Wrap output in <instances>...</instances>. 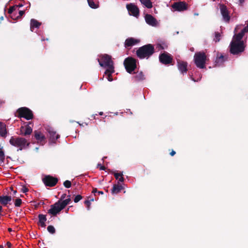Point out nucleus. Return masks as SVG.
I'll return each instance as SVG.
<instances>
[{
	"mask_svg": "<svg viewBox=\"0 0 248 248\" xmlns=\"http://www.w3.org/2000/svg\"><path fill=\"white\" fill-rule=\"evenodd\" d=\"M137 60L131 57L126 58L124 62V64L126 71L131 74L137 68Z\"/></svg>",
	"mask_w": 248,
	"mask_h": 248,
	"instance_id": "7",
	"label": "nucleus"
},
{
	"mask_svg": "<svg viewBox=\"0 0 248 248\" xmlns=\"http://www.w3.org/2000/svg\"><path fill=\"white\" fill-rule=\"evenodd\" d=\"M140 1L147 8H151L153 7L152 2L150 0H140Z\"/></svg>",
	"mask_w": 248,
	"mask_h": 248,
	"instance_id": "30",
	"label": "nucleus"
},
{
	"mask_svg": "<svg viewBox=\"0 0 248 248\" xmlns=\"http://www.w3.org/2000/svg\"><path fill=\"white\" fill-rule=\"evenodd\" d=\"M11 200L12 198L10 196H0V203L3 205H6Z\"/></svg>",
	"mask_w": 248,
	"mask_h": 248,
	"instance_id": "22",
	"label": "nucleus"
},
{
	"mask_svg": "<svg viewBox=\"0 0 248 248\" xmlns=\"http://www.w3.org/2000/svg\"><path fill=\"white\" fill-rule=\"evenodd\" d=\"M177 67L180 72L184 75L187 71V62L181 60H177Z\"/></svg>",
	"mask_w": 248,
	"mask_h": 248,
	"instance_id": "17",
	"label": "nucleus"
},
{
	"mask_svg": "<svg viewBox=\"0 0 248 248\" xmlns=\"http://www.w3.org/2000/svg\"><path fill=\"white\" fill-rule=\"evenodd\" d=\"M98 193L100 194H103V192L102 191H98Z\"/></svg>",
	"mask_w": 248,
	"mask_h": 248,
	"instance_id": "51",
	"label": "nucleus"
},
{
	"mask_svg": "<svg viewBox=\"0 0 248 248\" xmlns=\"http://www.w3.org/2000/svg\"><path fill=\"white\" fill-rule=\"evenodd\" d=\"M192 80L195 81V80L194 79V78H192Z\"/></svg>",
	"mask_w": 248,
	"mask_h": 248,
	"instance_id": "61",
	"label": "nucleus"
},
{
	"mask_svg": "<svg viewBox=\"0 0 248 248\" xmlns=\"http://www.w3.org/2000/svg\"><path fill=\"white\" fill-rule=\"evenodd\" d=\"M190 50L191 51H194V48L193 47H191V48H190Z\"/></svg>",
	"mask_w": 248,
	"mask_h": 248,
	"instance_id": "54",
	"label": "nucleus"
},
{
	"mask_svg": "<svg viewBox=\"0 0 248 248\" xmlns=\"http://www.w3.org/2000/svg\"><path fill=\"white\" fill-rule=\"evenodd\" d=\"M170 154L171 156H172L176 154V152L174 150H172L170 152Z\"/></svg>",
	"mask_w": 248,
	"mask_h": 248,
	"instance_id": "45",
	"label": "nucleus"
},
{
	"mask_svg": "<svg viewBox=\"0 0 248 248\" xmlns=\"http://www.w3.org/2000/svg\"><path fill=\"white\" fill-rule=\"evenodd\" d=\"M47 230L49 232L52 234L55 233L56 230L53 226L49 225L47 227Z\"/></svg>",
	"mask_w": 248,
	"mask_h": 248,
	"instance_id": "35",
	"label": "nucleus"
},
{
	"mask_svg": "<svg viewBox=\"0 0 248 248\" xmlns=\"http://www.w3.org/2000/svg\"><path fill=\"white\" fill-rule=\"evenodd\" d=\"M103 114V112H99V115H102Z\"/></svg>",
	"mask_w": 248,
	"mask_h": 248,
	"instance_id": "56",
	"label": "nucleus"
},
{
	"mask_svg": "<svg viewBox=\"0 0 248 248\" xmlns=\"http://www.w3.org/2000/svg\"><path fill=\"white\" fill-rule=\"evenodd\" d=\"M4 103V102L0 99V107Z\"/></svg>",
	"mask_w": 248,
	"mask_h": 248,
	"instance_id": "50",
	"label": "nucleus"
},
{
	"mask_svg": "<svg viewBox=\"0 0 248 248\" xmlns=\"http://www.w3.org/2000/svg\"><path fill=\"white\" fill-rule=\"evenodd\" d=\"M32 132V129L29 125H27L25 127L21 126L20 128L21 134L24 136L30 135Z\"/></svg>",
	"mask_w": 248,
	"mask_h": 248,
	"instance_id": "19",
	"label": "nucleus"
},
{
	"mask_svg": "<svg viewBox=\"0 0 248 248\" xmlns=\"http://www.w3.org/2000/svg\"><path fill=\"white\" fill-rule=\"evenodd\" d=\"M100 57V59H98L99 65L101 67H108V69H110L111 71H113L114 67L113 62L111 60V57L108 54H104Z\"/></svg>",
	"mask_w": 248,
	"mask_h": 248,
	"instance_id": "5",
	"label": "nucleus"
},
{
	"mask_svg": "<svg viewBox=\"0 0 248 248\" xmlns=\"http://www.w3.org/2000/svg\"><path fill=\"white\" fill-rule=\"evenodd\" d=\"M42 181L46 186L53 187L57 184L58 179L51 175H46L43 178Z\"/></svg>",
	"mask_w": 248,
	"mask_h": 248,
	"instance_id": "11",
	"label": "nucleus"
},
{
	"mask_svg": "<svg viewBox=\"0 0 248 248\" xmlns=\"http://www.w3.org/2000/svg\"><path fill=\"white\" fill-rule=\"evenodd\" d=\"M159 60L161 63L168 65L171 63L173 58L170 54L167 52H164L159 55Z\"/></svg>",
	"mask_w": 248,
	"mask_h": 248,
	"instance_id": "10",
	"label": "nucleus"
},
{
	"mask_svg": "<svg viewBox=\"0 0 248 248\" xmlns=\"http://www.w3.org/2000/svg\"><path fill=\"white\" fill-rule=\"evenodd\" d=\"M241 27V25H237L235 28L234 30V35H233L232 41H234L238 42H244L242 40V39L245 35V33L247 32L246 31V29H243L239 33H236L237 31L240 29Z\"/></svg>",
	"mask_w": 248,
	"mask_h": 248,
	"instance_id": "8",
	"label": "nucleus"
},
{
	"mask_svg": "<svg viewBox=\"0 0 248 248\" xmlns=\"http://www.w3.org/2000/svg\"><path fill=\"white\" fill-rule=\"evenodd\" d=\"M41 25V23L38 22L37 20L35 19H31V31H33L34 28H38Z\"/></svg>",
	"mask_w": 248,
	"mask_h": 248,
	"instance_id": "23",
	"label": "nucleus"
},
{
	"mask_svg": "<svg viewBox=\"0 0 248 248\" xmlns=\"http://www.w3.org/2000/svg\"><path fill=\"white\" fill-rule=\"evenodd\" d=\"M243 29H246V31L247 32H248V23H247V26H246L245 28H244Z\"/></svg>",
	"mask_w": 248,
	"mask_h": 248,
	"instance_id": "49",
	"label": "nucleus"
},
{
	"mask_svg": "<svg viewBox=\"0 0 248 248\" xmlns=\"http://www.w3.org/2000/svg\"><path fill=\"white\" fill-rule=\"evenodd\" d=\"M6 245L7 246L8 248H11L12 247V244L10 242H7L6 243Z\"/></svg>",
	"mask_w": 248,
	"mask_h": 248,
	"instance_id": "47",
	"label": "nucleus"
},
{
	"mask_svg": "<svg viewBox=\"0 0 248 248\" xmlns=\"http://www.w3.org/2000/svg\"><path fill=\"white\" fill-rule=\"evenodd\" d=\"M25 14V11H20L19 12V16H17V18H18L19 17H21L24 14Z\"/></svg>",
	"mask_w": 248,
	"mask_h": 248,
	"instance_id": "43",
	"label": "nucleus"
},
{
	"mask_svg": "<svg viewBox=\"0 0 248 248\" xmlns=\"http://www.w3.org/2000/svg\"><path fill=\"white\" fill-rule=\"evenodd\" d=\"M66 196V194H63L61 196V199H60V200H61V201H62V200L63 199H64L65 198Z\"/></svg>",
	"mask_w": 248,
	"mask_h": 248,
	"instance_id": "46",
	"label": "nucleus"
},
{
	"mask_svg": "<svg viewBox=\"0 0 248 248\" xmlns=\"http://www.w3.org/2000/svg\"><path fill=\"white\" fill-rule=\"evenodd\" d=\"M224 57L223 55H220L219 56L217 55L216 60L215 62V66H220L224 62Z\"/></svg>",
	"mask_w": 248,
	"mask_h": 248,
	"instance_id": "25",
	"label": "nucleus"
},
{
	"mask_svg": "<svg viewBox=\"0 0 248 248\" xmlns=\"http://www.w3.org/2000/svg\"><path fill=\"white\" fill-rule=\"evenodd\" d=\"M7 134L6 124L0 122V137L5 138Z\"/></svg>",
	"mask_w": 248,
	"mask_h": 248,
	"instance_id": "20",
	"label": "nucleus"
},
{
	"mask_svg": "<svg viewBox=\"0 0 248 248\" xmlns=\"http://www.w3.org/2000/svg\"><path fill=\"white\" fill-rule=\"evenodd\" d=\"M245 47L244 42L231 41L229 46L230 52L233 55H239L244 51Z\"/></svg>",
	"mask_w": 248,
	"mask_h": 248,
	"instance_id": "3",
	"label": "nucleus"
},
{
	"mask_svg": "<svg viewBox=\"0 0 248 248\" xmlns=\"http://www.w3.org/2000/svg\"><path fill=\"white\" fill-rule=\"evenodd\" d=\"M134 78L137 81L143 80L145 79L144 75L142 72L137 73Z\"/></svg>",
	"mask_w": 248,
	"mask_h": 248,
	"instance_id": "29",
	"label": "nucleus"
},
{
	"mask_svg": "<svg viewBox=\"0 0 248 248\" xmlns=\"http://www.w3.org/2000/svg\"><path fill=\"white\" fill-rule=\"evenodd\" d=\"M68 197H69V198H68V199H67L65 200H63L62 201H61V200H60V204L62 205V206L63 207V208H64L66 206V205H68L70 203V202L71 201V200L70 198V196L69 195Z\"/></svg>",
	"mask_w": 248,
	"mask_h": 248,
	"instance_id": "33",
	"label": "nucleus"
},
{
	"mask_svg": "<svg viewBox=\"0 0 248 248\" xmlns=\"http://www.w3.org/2000/svg\"><path fill=\"white\" fill-rule=\"evenodd\" d=\"M8 231L9 232H11L12 231V229L11 228H8Z\"/></svg>",
	"mask_w": 248,
	"mask_h": 248,
	"instance_id": "55",
	"label": "nucleus"
},
{
	"mask_svg": "<svg viewBox=\"0 0 248 248\" xmlns=\"http://www.w3.org/2000/svg\"><path fill=\"white\" fill-rule=\"evenodd\" d=\"M82 199V196H81L80 195H78L75 197V198L74 199V201L75 202L77 203V202H78Z\"/></svg>",
	"mask_w": 248,
	"mask_h": 248,
	"instance_id": "38",
	"label": "nucleus"
},
{
	"mask_svg": "<svg viewBox=\"0 0 248 248\" xmlns=\"http://www.w3.org/2000/svg\"><path fill=\"white\" fill-rule=\"evenodd\" d=\"M114 175L115 176V178L118 180L119 182H123L124 181V178L123 177V172H114Z\"/></svg>",
	"mask_w": 248,
	"mask_h": 248,
	"instance_id": "31",
	"label": "nucleus"
},
{
	"mask_svg": "<svg viewBox=\"0 0 248 248\" xmlns=\"http://www.w3.org/2000/svg\"><path fill=\"white\" fill-rule=\"evenodd\" d=\"M64 208L60 204V201H58L54 204L51 205L50 208L48 210L47 213L53 216H56Z\"/></svg>",
	"mask_w": 248,
	"mask_h": 248,
	"instance_id": "9",
	"label": "nucleus"
},
{
	"mask_svg": "<svg viewBox=\"0 0 248 248\" xmlns=\"http://www.w3.org/2000/svg\"><path fill=\"white\" fill-rule=\"evenodd\" d=\"M63 186L66 188H70L71 186V182L69 180H66L63 183Z\"/></svg>",
	"mask_w": 248,
	"mask_h": 248,
	"instance_id": "37",
	"label": "nucleus"
},
{
	"mask_svg": "<svg viewBox=\"0 0 248 248\" xmlns=\"http://www.w3.org/2000/svg\"><path fill=\"white\" fill-rule=\"evenodd\" d=\"M15 10V8L14 6H13V7H10V8L8 9V13L9 14H12L14 11Z\"/></svg>",
	"mask_w": 248,
	"mask_h": 248,
	"instance_id": "42",
	"label": "nucleus"
},
{
	"mask_svg": "<svg viewBox=\"0 0 248 248\" xmlns=\"http://www.w3.org/2000/svg\"><path fill=\"white\" fill-rule=\"evenodd\" d=\"M39 222L38 224L40 225L42 227H45L46 225L45 222L46 220V216L43 214H39L38 215Z\"/></svg>",
	"mask_w": 248,
	"mask_h": 248,
	"instance_id": "24",
	"label": "nucleus"
},
{
	"mask_svg": "<svg viewBox=\"0 0 248 248\" xmlns=\"http://www.w3.org/2000/svg\"><path fill=\"white\" fill-rule=\"evenodd\" d=\"M29 191V189L25 186H23L21 189V191L24 193H26Z\"/></svg>",
	"mask_w": 248,
	"mask_h": 248,
	"instance_id": "39",
	"label": "nucleus"
},
{
	"mask_svg": "<svg viewBox=\"0 0 248 248\" xmlns=\"http://www.w3.org/2000/svg\"><path fill=\"white\" fill-rule=\"evenodd\" d=\"M220 33L218 32H215V37H216V42H218L219 41V37H220Z\"/></svg>",
	"mask_w": 248,
	"mask_h": 248,
	"instance_id": "40",
	"label": "nucleus"
},
{
	"mask_svg": "<svg viewBox=\"0 0 248 248\" xmlns=\"http://www.w3.org/2000/svg\"><path fill=\"white\" fill-rule=\"evenodd\" d=\"M2 209V207L1 206H0V215H1V212Z\"/></svg>",
	"mask_w": 248,
	"mask_h": 248,
	"instance_id": "52",
	"label": "nucleus"
},
{
	"mask_svg": "<svg viewBox=\"0 0 248 248\" xmlns=\"http://www.w3.org/2000/svg\"><path fill=\"white\" fill-rule=\"evenodd\" d=\"M84 203L87 206V209L89 210L90 209V205H91L90 201L86 200V201H85L84 202Z\"/></svg>",
	"mask_w": 248,
	"mask_h": 248,
	"instance_id": "41",
	"label": "nucleus"
},
{
	"mask_svg": "<svg viewBox=\"0 0 248 248\" xmlns=\"http://www.w3.org/2000/svg\"><path fill=\"white\" fill-rule=\"evenodd\" d=\"M89 6L93 9H96L98 7V5L96 4L93 0H87Z\"/></svg>",
	"mask_w": 248,
	"mask_h": 248,
	"instance_id": "34",
	"label": "nucleus"
},
{
	"mask_svg": "<svg viewBox=\"0 0 248 248\" xmlns=\"http://www.w3.org/2000/svg\"><path fill=\"white\" fill-rule=\"evenodd\" d=\"M97 192V188H93V191L92 192L94 194H95V193H96Z\"/></svg>",
	"mask_w": 248,
	"mask_h": 248,
	"instance_id": "48",
	"label": "nucleus"
},
{
	"mask_svg": "<svg viewBox=\"0 0 248 248\" xmlns=\"http://www.w3.org/2000/svg\"><path fill=\"white\" fill-rule=\"evenodd\" d=\"M114 69H113V71H111V70H110V69H107L105 74V75H107V79L109 81H112L113 80L112 77L111 76V74L114 72Z\"/></svg>",
	"mask_w": 248,
	"mask_h": 248,
	"instance_id": "28",
	"label": "nucleus"
},
{
	"mask_svg": "<svg viewBox=\"0 0 248 248\" xmlns=\"http://www.w3.org/2000/svg\"><path fill=\"white\" fill-rule=\"evenodd\" d=\"M10 189H11V190L12 191H13V190H13V187H10Z\"/></svg>",
	"mask_w": 248,
	"mask_h": 248,
	"instance_id": "59",
	"label": "nucleus"
},
{
	"mask_svg": "<svg viewBox=\"0 0 248 248\" xmlns=\"http://www.w3.org/2000/svg\"><path fill=\"white\" fill-rule=\"evenodd\" d=\"M140 40L137 39L132 37H129L127 38L124 42V47L130 49L131 47L137 44L140 42Z\"/></svg>",
	"mask_w": 248,
	"mask_h": 248,
	"instance_id": "16",
	"label": "nucleus"
},
{
	"mask_svg": "<svg viewBox=\"0 0 248 248\" xmlns=\"http://www.w3.org/2000/svg\"><path fill=\"white\" fill-rule=\"evenodd\" d=\"M0 248H3V246L2 245H0Z\"/></svg>",
	"mask_w": 248,
	"mask_h": 248,
	"instance_id": "60",
	"label": "nucleus"
},
{
	"mask_svg": "<svg viewBox=\"0 0 248 248\" xmlns=\"http://www.w3.org/2000/svg\"><path fill=\"white\" fill-rule=\"evenodd\" d=\"M123 186L119 185H114L111 189V193L117 194L119 193L123 189Z\"/></svg>",
	"mask_w": 248,
	"mask_h": 248,
	"instance_id": "26",
	"label": "nucleus"
},
{
	"mask_svg": "<svg viewBox=\"0 0 248 248\" xmlns=\"http://www.w3.org/2000/svg\"><path fill=\"white\" fill-rule=\"evenodd\" d=\"M145 20L147 24L153 27L156 26L158 23L156 18L150 14L145 16Z\"/></svg>",
	"mask_w": 248,
	"mask_h": 248,
	"instance_id": "18",
	"label": "nucleus"
},
{
	"mask_svg": "<svg viewBox=\"0 0 248 248\" xmlns=\"http://www.w3.org/2000/svg\"><path fill=\"white\" fill-rule=\"evenodd\" d=\"M21 203H22L21 199H20L19 198H17L15 200V206L19 207V206H20Z\"/></svg>",
	"mask_w": 248,
	"mask_h": 248,
	"instance_id": "36",
	"label": "nucleus"
},
{
	"mask_svg": "<svg viewBox=\"0 0 248 248\" xmlns=\"http://www.w3.org/2000/svg\"><path fill=\"white\" fill-rule=\"evenodd\" d=\"M13 193L14 194H16V190H13Z\"/></svg>",
	"mask_w": 248,
	"mask_h": 248,
	"instance_id": "57",
	"label": "nucleus"
},
{
	"mask_svg": "<svg viewBox=\"0 0 248 248\" xmlns=\"http://www.w3.org/2000/svg\"><path fill=\"white\" fill-rule=\"evenodd\" d=\"M16 113L18 118H24L27 120H31L33 118L32 111L26 107L19 108L16 111Z\"/></svg>",
	"mask_w": 248,
	"mask_h": 248,
	"instance_id": "6",
	"label": "nucleus"
},
{
	"mask_svg": "<svg viewBox=\"0 0 248 248\" xmlns=\"http://www.w3.org/2000/svg\"><path fill=\"white\" fill-rule=\"evenodd\" d=\"M5 160V154L3 150V147L0 145V166L4 163Z\"/></svg>",
	"mask_w": 248,
	"mask_h": 248,
	"instance_id": "27",
	"label": "nucleus"
},
{
	"mask_svg": "<svg viewBox=\"0 0 248 248\" xmlns=\"http://www.w3.org/2000/svg\"><path fill=\"white\" fill-rule=\"evenodd\" d=\"M34 138L37 140V143L44 145L46 142V139L45 135L41 132L38 130L34 131Z\"/></svg>",
	"mask_w": 248,
	"mask_h": 248,
	"instance_id": "15",
	"label": "nucleus"
},
{
	"mask_svg": "<svg viewBox=\"0 0 248 248\" xmlns=\"http://www.w3.org/2000/svg\"><path fill=\"white\" fill-rule=\"evenodd\" d=\"M167 46L165 44V43H157L155 45V48L158 51H160L164 49L167 48Z\"/></svg>",
	"mask_w": 248,
	"mask_h": 248,
	"instance_id": "32",
	"label": "nucleus"
},
{
	"mask_svg": "<svg viewBox=\"0 0 248 248\" xmlns=\"http://www.w3.org/2000/svg\"><path fill=\"white\" fill-rule=\"evenodd\" d=\"M10 144L17 148V151L28 149L31 144L29 140L19 136H12L9 140Z\"/></svg>",
	"mask_w": 248,
	"mask_h": 248,
	"instance_id": "1",
	"label": "nucleus"
},
{
	"mask_svg": "<svg viewBox=\"0 0 248 248\" xmlns=\"http://www.w3.org/2000/svg\"><path fill=\"white\" fill-rule=\"evenodd\" d=\"M206 58V55L204 52L200 51L196 52L194 56V61L197 67L200 69L204 68Z\"/></svg>",
	"mask_w": 248,
	"mask_h": 248,
	"instance_id": "4",
	"label": "nucleus"
},
{
	"mask_svg": "<svg viewBox=\"0 0 248 248\" xmlns=\"http://www.w3.org/2000/svg\"><path fill=\"white\" fill-rule=\"evenodd\" d=\"M240 3H243L244 2V0H239Z\"/></svg>",
	"mask_w": 248,
	"mask_h": 248,
	"instance_id": "53",
	"label": "nucleus"
},
{
	"mask_svg": "<svg viewBox=\"0 0 248 248\" xmlns=\"http://www.w3.org/2000/svg\"><path fill=\"white\" fill-rule=\"evenodd\" d=\"M219 8L223 20L226 22H229L230 20V13L226 6L223 4H221L219 5Z\"/></svg>",
	"mask_w": 248,
	"mask_h": 248,
	"instance_id": "14",
	"label": "nucleus"
},
{
	"mask_svg": "<svg viewBox=\"0 0 248 248\" xmlns=\"http://www.w3.org/2000/svg\"><path fill=\"white\" fill-rule=\"evenodd\" d=\"M175 11L182 12L188 9V4L185 1H179L173 3L171 6Z\"/></svg>",
	"mask_w": 248,
	"mask_h": 248,
	"instance_id": "13",
	"label": "nucleus"
},
{
	"mask_svg": "<svg viewBox=\"0 0 248 248\" xmlns=\"http://www.w3.org/2000/svg\"><path fill=\"white\" fill-rule=\"evenodd\" d=\"M89 201H93V198H91L90 200H89Z\"/></svg>",
	"mask_w": 248,
	"mask_h": 248,
	"instance_id": "58",
	"label": "nucleus"
},
{
	"mask_svg": "<svg viewBox=\"0 0 248 248\" xmlns=\"http://www.w3.org/2000/svg\"><path fill=\"white\" fill-rule=\"evenodd\" d=\"M98 166L100 167L99 169L100 170H105L106 167L104 166H102L101 164H98Z\"/></svg>",
	"mask_w": 248,
	"mask_h": 248,
	"instance_id": "44",
	"label": "nucleus"
},
{
	"mask_svg": "<svg viewBox=\"0 0 248 248\" xmlns=\"http://www.w3.org/2000/svg\"><path fill=\"white\" fill-rule=\"evenodd\" d=\"M126 7L130 15L138 17L139 16L140 10L134 3L127 4Z\"/></svg>",
	"mask_w": 248,
	"mask_h": 248,
	"instance_id": "12",
	"label": "nucleus"
},
{
	"mask_svg": "<svg viewBox=\"0 0 248 248\" xmlns=\"http://www.w3.org/2000/svg\"><path fill=\"white\" fill-rule=\"evenodd\" d=\"M155 52L154 46L151 44H148L139 47L136 51V54L140 59H148Z\"/></svg>",
	"mask_w": 248,
	"mask_h": 248,
	"instance_id": "2",
	"label": "nucleus"
},
{
	"mask_svg": "<svg viewBox=\"0 0 248 248\" xmlns=\"http://www.w3.org/2000/svg\"><path fill=\"white\" fill-rule=\"evenodd\" d=\"M49 134V140L55 143L56 140L60 138V135L56 134V132L53 130H49L48 131Z\"/></svg>",
	"mask_w": 248,
	"mask_h": 248,
	"instance_id": "21",
	"label": "nucleus"
}]
</instances>
